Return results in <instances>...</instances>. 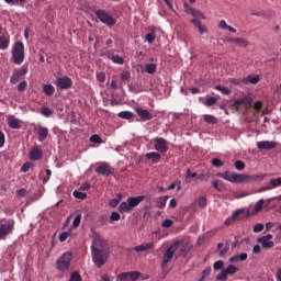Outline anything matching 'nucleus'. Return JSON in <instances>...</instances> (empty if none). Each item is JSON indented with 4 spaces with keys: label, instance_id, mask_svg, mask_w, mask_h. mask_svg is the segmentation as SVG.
<instances>
[{
    "label": "nucleus",
    "instance_id": "9d476101",
    "mask_svg": "<svg viewBox=\"0 0 281 281\" xmlns=\"http://www.w3.org/2000/svg\"><path fill=\"white\" fill-rule=\"evenodd\" d=\"M95 16L101 21V23H104V25H108L109 27H112V25H115V19H113L106 11L104 10H97Z\"/></svg>",
    "mask_w": 281,
    "mask_h": 281
},
{
    "label": "nucleus",
    "instance_id": "b1692460",
    "mask_svg": "<svg viewBox=\"0 0 281 281\" xmlns=\"http://www.w3.org/2000/svg\"><path fill=\"white\" fill-rule=\"evenodd\" d=\"M35 131L38 135V142H45V139H47V135H49V128L38 125L35 127Z\"/></svg>",
    "mask_w": 281,
    "mask_h": 281
},
{
    "label": "nucleus",
    "instance_id": "603ef678",
    "mask_svg": "<svg viewBox=\"0 0 281 281\" xmlns=\"http://www.w3.org/2000/svg\"><path fill=\"white\" fill-rule=\"evenodd\" d=\"M223 267H225V262H223V260L215 261L214 265H213V269L215 271H218L220 269H223Z\"/></svg>",
    "mask_w": 281,
    "mask_h": 281
},
{
    "label": "nucleus",
    "instance_id": "f257e3e1",
    "mask_svg": "<svg viewBox=\"0 0 281 281\" xmlns=\"http://www.w3.org/2000/svg\"><path fill=\"white\" fill-rule=\"evenodd\" d=\"M104 247H106V241L100 234L92 232L91 256L92 262H94L98 269L104 267L106 260H109V252L104 250Z\"/></svg>",
    "mask_w": 281,
    "mask_h": 281
},
{
    "label": "nucleus",
    "instance_id": "2f4dec72",
    "mask_svg": "<svg viewBox=\"0 0 281 281\" xmlns=\"http://www.w3.org/2000/svg\"><path fill=\"white\" fill-rule=\"evenodd\" d=\"M10 47V36L0 35V49H8Z\"/></svg>",
    "mask_w": 281,
    "mask_h": 281
},
{
    "label": "nucleus",
    "instance_id": "37998d69",
    "mask_svg": "<svg viewBox=\"0 0 281 281\" xmlns=\"http://www.w3.org/2000/svg\"><path fill=\"white\" fill-rule=\"evenodd\" d=\"M265 207V200L260 199L255 204V212H262V209Z\"/></svg>",
    "mask_w": 281,
    "mask_h": 281
},
{
    "label": "nucleus",
    "instance_id": "9b49d317",
    "mask_svg": "<svg viewBox=\"0 0 281 281\" xmlns=\"http://www.w3.org/2000/svg\"><path fill=\"white\" fill-rule=\"evenodd\" d=\"M257 243L261 245L262 249H273V247H276V243H273V235L271 234L258 237Z\"/></svg>",
    "mask_w": 281,
    "mask_h": 281
},
{
    "label": "nucleus",
    "instance_id": "49530a36",
    "mask_svg": "<svg viewBox=\"0 0 281 281\" xmlns=\"http://www.w3.org/2000/svg\"><path fill=\"white\" fill-rule=\"evenodd\" d=\"M241 214H245V210H237L232 214V216L235 221H240L243 218Z\"/></svg>",
    "mask_w": 281,
    "mask_h": 281
},
{
    "label": "nucleus",
    "instance_id": "ea45409f",
    "mask_svg": "<svg viewBox=\"0 0 281 281\" xmlns=\"http://www.w3.org/2000/svg\"><path fill=\"white\" fill-rule=\"evenodd\" d=\"M41 113L44 117H52V115H54V110L48 106H43Z\"/></svg>",
    "mask_w": 281,
    "mask_h": 281
},
{
    "label": "nucleus",
    "instance_id": "0e129e2a",
    "mask_svg": "<svg viewBox=\"0 0 281 281\" xmlns=\"http://www.w3.org/2000/svg\"><path fill=\"white\" fill-rule=\"evenodd\" d=\"M227 272H226V270L224 269L223 271H222V273H220L216 278H217V280H222V281H225V280H227Z\"/></svg>",
    "mask_w": 281,
    "mask_h": 281
},
{
    "label": "nucleus",
    "instance_id": "680f3d73",
    "mask_svg": "<svg viewBox=\"0 0 281 281\" xmlns=\"http://www.w3.org/2000/svg\"><path fill=\"white\" fill-rule=\"evenodd\" d=\"M121 216L120 213L117 212H112L111 216H110V221L111 222H115V221H120Z\"/></svg>",
    "mask_w": 281,
    "mask_h": 281
},
{
    "label": "nucleus",
    "instance_id": "5fc2aeb1",
    "mask_svg": "<svg viewBox=\"0 0 281 281\" xmlns=\"http://www.w3.org/2000/svg\"><path fill=\"white\" fill-rule=\"evenodd\" d=\"M212 166H214L215 168H222V166H224V162L218 158H214L212 160Z\"/></svg>",
    "mask_w": 281,
    "mask_h": 281
},
{
    "label": "nucleus",
    "instance_id": "7ed1b4c3",
    "mask_svg": "<svg viewBox=\"0 0 281 281\" xmlns=\"http://www.w3.org/2000/svg\"><path fill=\"white\" fill-rule=\"evenodd\" d=\"M217 177L224 179L225 181H229L231 183H251L252 181H262L267 175H252L249 176L247 173H236L231 171L220 172Z\"/></svg>",
    "mask_w": 281,
    "mask_h": 281
},
{
    "label": "nucleus",
    "instance_id": "3c124183",
    "mask_svg": "<svg viewBox=\"0 0 281 281\" xmlns=\"http://www.w3.org/2000/svg\"><path fill=\"white\" fill-rule=\"evenodd\" d=\"M81 221H82V215H80V214L76 215V217L72 222V227H80Z\"/></svg>",
    "mask_w": 281,
    "mask_h": 281
},
{
    "label": "nucleus",
    "instance_id": "2eb2a0df",
    "mask_svg": "<svg viewBox=\"0 0 281 281\" xmlns=\"http://www.w3.org/2000/svg\"><path fill=\"white\" fill-rule=\"evenodd\" d=\"M27 74V66H22L19 69H15L11 76L10 82L11 85H16L22 76H25Z\"/></svg>",
    "mask_w": 281,
    "mask_h": 281
},
{
    "label": "nucleus",
    "instance_id": "bf43d9fd",
    "mask_svg": "<svg viewBox=\"0 0 281 281\" xmlns=\"http://www.w3.org/2000/svg\"><path fill=\"white\" fill-rule=\"evenodd\" d=\"M254 109H255L256 113H260V111H262V102L261 101L255 102Z\"/></svg>",
    "mask_w": 281,
    "mask_h": 281
},
{
    "label": "nucleus",
    "instance_id": "09e8293b",
    "mask_svg": "<svg viewBox=\"0 0 281 281\" xmlns=\"http://www.w3.org/2000/svg\"><path fill=\"white\" fill-rule=\"evenodd\" d=\"M25 89H27V81L23 80L18 85V91L20 93H23V91H25Z\"/></svg>",
    "mask_w": 281,
    "mask_h": 281
},
{
    "label": "nucleus",
    "instance_id": "e2e57ef3",
    "mask_svg": "<svg viewBox=\"0 0 281 281\" xmlns=\"http://www.w3.org/2000/svg\"><path fill=\"white\" fill-rule=\"evenodd\" d=\"M70 234L68 232H64L59 235V240L60 243H65V240H67V238H69Z\"/></svg>",
    "mask_w": 281,
    "mask_h": 281
},
{
    "label": "nucleus",
    "instance_id": "1a4fd4ad",
    "mask_svg": "<svg viewBox=\"0 0 281 281\" xmlns=\"http://www.w3.org/2000/svg\"><path fill=\"white\" fill-rule=\"evenodd\" d=\"M251 104H254V99L251 97H243L233 102L232 109L233 111H240V108L244 106L246 111H249V109H251Z\"/></svg>",
    "mask_w": 281,
    "mask_h": 281
},
{
    "label": "nucleus",
    "instance_id": "774afa93",
    "mask_svg": "<svg viewBox=\"0 0 281 281\" xmlns=\"http://www.w3.org/2000/svg\"><path fill=\"white\" fill-rule=\"evenodd\" d=\"M162 227H172V220H165L162 222Z\"/></svg>",
    "mask_w": 281,
    "mask_h": 281
},
{
    "label": "nucleus",
    "instance_id": "6e6d98bb",
    "mask_svg": "<svg viewBox=\"0 0 281 281\" xmlns=\"http://www.w3.org/2000/svg\"><path fill=\"white\" fill-rule=\"evenodd\" d=\"M97 80L99 82H104L106 80V74L103 71L97 72Z\"/></svg>",
    "mask_w": 281,
    "mask_h": 281
},
{
    "label": "nucleus",
    "instance_id": "cd10ccee",
    "mask_svg": "<svg viewBox=\"0 0 281 281\" xmlns=\"http://www.w3.org/2000/svg\"><path fill=\"white\" fill-rule=\"evenodd\" d=\"M155 249V243H147V244H142V245H138L136 247H134V251H150Z\"/></svg>",
    "mask_w": 281,
    "mask_h": 281
},
{
    "label": "nucleus",
    "instance_id": "864d4df0",
    "mask_svg": "<svg viewBox=\"0 0 281 281\" xmlns=\"http://www.w3.org/2000/svg\"><path fill=\"white\" fill-rule=\"evenodd\" d=\"M74 196H75V199L85 200V199H87V193L80 192V191H74Z\"/></svg>",
    "mask_w": 281,
    "mask_h": 281
},
{
    "label": "nucleus",
    "instance_id": "e433bc0d",
    "mask_svg": "<svg viewBox=\"0 0 281 281\" xmlns=\"http://www.w3.org/2000/svg\"><path fill=\"white\" fill-rule=\"evenodd\" d=\"M117 117L121 120H133V112L131 111H123L117 114Z\"/></svg>",
    "mask_w": 281,
    "mask_h": 281
},
{
    "label": "nucleus",
    "instance_id": "aec40b11",
    "mask_svg": "<svg viewBox=\"0 0 281 281\" xmlns=\"http://www.w3.org/2000/svg\"><path fill=\"white\" fill-rule=\"evenodd\" d=\"M95 172H98V175H102L103 177H109V175H113V171L111 170V165H109V162H102L95 168Z\"/></svg>",
    "mask_w": 281,
    "mask_h": 281
},
{
    "label": "nucleus",
    "instance_id": "69168bd1",
    "mask_svg": "<svg viewBox=\"0 0 281 281\" xmlns=\"http://www.w3.org/2000/svg\"><path fill=\"white\" fill-rule=\"evenodd\" d=\"M110 207H115L116 205H120V199H112L109 202Z\"/></svg>",
    "mask_w": 281,
    "mask_h": 281
},
{
    "label": "nucleus",
    "instance_id": "4c0bfd02",
    "mask_svg": "<svg viewBox=\"0 0 281 281\" xmlns=\"http://www.w3.org/2000/svg\"><path fill=\"white\" fill-rule=\"evenodd\" d=\"M199 207L203 209V207H207V196L205 195H200L198 198V201H196Z\"/></svg>",
    "mask_w": 281,
    "mask_h": 281
},
{
    "label": "nucleus",
    "instance_id": "79ce46f5",
    "mask_svg": "<svg viewBox=\"0 0 281 281\" xmlns=\"http://www.w3.org/2000/svg\"><path fill=\"white\" fill-rule=\"evenodd\" d=\"M216 102H218V99L216 97H209L206 98L205 101V106H214V104H216Z\"/></svg>",
    "mask_w": 281,
    "mask_h": 281
},
{
    "label": "nucleus",
    "instance_id": "dca6fc26",
    "mask_svg": "<svg viewBox=\"0 0 281 281\" xmlns=\"http://www.w3.org/2000/svg\"><path fill=\"white\" fill-rule=\"evenodd\" d=\"M155 142V150L158 153H168V140L161 137H156Z\"/></svg>",
    "mask_w": 281,
    "mask_h": 281
},
{
    "label": "nucleus",
    "instance_id": "f03ea898",
    "mask_svg": "<svg viewBox=\"0 0 281 281\" xmlns=\"http://www.w3.org/2000/svg\"><path fill=\"white\" fill-rule=\"evenodd\" d=\"M217 177L224 179L225 181H229L231 183H251L252 181H262L267 175H252L249 176L247 173H236L231 171L220 172Z\"/></svg>",
    "mask_w": 281,
    "mask_h": 281
},
{
    "label": "nucleus",
    "instance_id": "72a5a7b5",
    "mask_svg": "<svg viewBox=\"0 0 281 281\" xmlns=\"http://www.w3.org/2000/svg\"><path fill=\"white\" fill-rule=\"evenodd\" d=\"M203 120L206 124H218V119L211 114H204Z\"/></svg>",
    "mask_w": 281,
    "mask_h": 281
},
{
    "label": "nucleus",
    "instance_id": "052dcab7",
    "mask_svg": "<svg viewBox=\"0 0 281 281\" xmlns=\"http://www.w3.org/2000/svg\"><path fill=\"white\" fill-rule=\"evenodd\" d=\"M262 229H265V224H256L254 226L255 234H259V232H262Z\"/></svg>",
    "mask_w": 281,
    "mask_h": 281
},
{
    "label": "nucleus",
    "instance_id": "c756f323",
    "mask_svg": "<svg viewBox=\"0 0 281 281\" xmlns=\"http://www.w3.org/2000/svg\"><path fill=\"white\" fill-rule=\"evenodd\" d=\"M146 159H149L151 164H158L159 159H161V154L157 151L147 153L145 155Z\"/></svg>",
    "mask_w": 281,
    "mask_h": 281
},
{
    "label": "nucleus",
    "instance_id": "c03bdc74",
    "mask_svg": "<svg viewBox=\"0 0 281 281\" xmlns=\"http://www.w3.org/2000/svg\"><path fill=\"white\" fill-rule=\"evenodd\" d=\"M224 270H226V273L228 274V276H234V273H237L238 272V268H236V266H234V265H229L226 269H224Z\"/></svg>",
    "mask_w": 281,
    "mask_h": 281
},
{
    "label": "nucleus",
    "instance_id": "a211bd4d",
    "mask_svg": "<svg viewBox=\"0 0 281 281\" xmlns=\"http://www.w3.org/2000/svg\"><path fill=\"white\" fill-rule=\"evenodd\" d=\"M281 178L271 179L265 187L259 189V192H267L269 190H274V188H280Z\"/></svg>",
    "mask_w": 281,
    "mask_h": 281
},
{
    "label": "nucleus",
    "instance_id": "39448f33",
    "mask_svg": "<svg viewBox=\"0 0 281 281\" xmlns=\"http://www.w3.org/2000/svg\"><path fill=\"white\" fill-rule=\"evenodd\" d=\"M142 201H144V195L128 198L126 202H121L119 205V212H131V210H135V207L142 203Z\"/></svg>",
    "mask_w": 281,
    "mask_h": 281
},
{
    "label": "nucleus",
    "instance_id": "473e14b6",
    "mask_svg": "<svg viewBox=\"0 0 281 281\" xmlns=\"http://www.w3.org/2000/svg\"><path fill=\"white\" fill-rule=\"evenodd\" d=\"M43 93L44 95L52 97L54 93H56V88H54L50 83L44 85Z\"/></svg>",
    "mask_w": 281,
    "mask_h": 281
},
{
    "label": "nucleus",
    "instance_id": "c9c22d12",
    "mask_svg": "<svg viewBox=\"0 0 281 281\" xmlns=\"http://www.w3.org/2000/svg\"><path fill=\"white\" fill-rule=\"evenodd\" d=\"M212 186L217 192H223L225 190V184L218 180H213Z\"/></svg>",
    "mask_w": 281,
    "mask_h": 281
},
{
    "label": "nucleus",
    "instance_id": "a18cd8bd",
    "mask_svg": "<svg viewBox=\"0 0 281 281\" xmlns=\"http://www.w3.org/2000/svg\"><path fill=\"white\" fill-rule=\"evenodd\" d=\"M69 281H82V277L80 276V272L74 271V272L70 274Z\"/></svg>",
    "mask_w": 281,
    "mask_h": 281
},
{
    "label": "nucleus",
    "instance_id": "f3484780",
    "mask_svg": "<svg viewBox=\"0 0 281 281\" xmlns=\"http://www.w3.org/2000/svg\"><path fill=\"white\" fill-rule=\"evenodd\" d=\"M30 159L31 161H41L43 159V149H41V146L35 145L30 150Z\"/></svg>",
    "mask_w": 281,
    "mask_h": 281
},
{
    "label": "nucleus",
    "instance_id": "a878e982",
    "mask_svg": "<svg viewBox=\"0 0 281 281\" xmlns=\"http://www.w3.org/2000/svg\"><path fill=\"white\" fill-rule=\"evenodd\" d=\"M7 124L9 128H13V130L21 128V121L12 115L8 116Z\"/></svg>",
    "mask_w": 281,
    "mask_h": 281
},
{
    "label": "nucleus",
    "instance_id": "423d86ee",
    "mask_svg": "<svg viewBox=\"0 0 281 281\" xmlns=\"http://www.w3.org/2000/svg\"><path fill=\"white\" fill-rule=\"evenodd\" d=\"M179 251V243H173L165 250L162 254V260L160 263L161 269H166L168 263L171 262L172 258H175V254Z\"/></svg>",
    "mask_w": 281,
    "mask_h": 281
},
{
    "label": "nucleus",
    "instance_id": "7c9ffc66",
    "mask_svg": "<svg viewBox=\"0 0 281 281\" xmlns=\"http://www.w3.org/2000/svg\"><path fill=\"white\" fill-rule=\"evenodd\" d=\"M168 199H169L168 195L157 198V200H156L157 209L164 210V207H166V203H168Z\"/></svg>",
    "mask_w": 281,
    "mask_h": 281
},
{
    "label": "nucleus",
    "instance_id": "338daca9",
    "mask_svg": "<svg viewBox=\"0 0 281 281\" xmlns=\"http://www.w3.org/2000/svg\"><path fill=\"white\" fill-rule=\"evenodd\" d=\"M237 258H238V260H240V262H245V260H247V258H248V255H247V252H243L240 255H237Z\"/></svg>",
    "mask_w": 281,
    "mask_h": 281
},
{
    "label": "nucleus",
    "instance_id": "5701e85b",
    "mask_svg": "<svg viewBox=\"0 0 281 281\" xmlns=\"http://www.w3.org/2000/svg\"><path fill=\"white\" fill-rule=\"evenodd\" d=\"M106 58L109 60H112L114 65H123L124 64V57H121L120 55H115L113 50H108L106 52Z\"/></svg>",
    "mask_w": 281,
    "mask_h": 281
},
{
    "label": "nucleus",
    "instance_id": "393cba45",
    "mask_svg": "<svg viewBox=\"0 0 281 281\" xmlns=\"http://www.w3.org/2000/svg\"><path fill=\"white\" fill-rule=\"evenodd\" d=\"M243 85H258L260 82L259 75H248L241 80Z\"/></svg>",
    "mask_w": 281,
    "mask_h": 281
},
{
    "label": "nucleus",
    "instance_id": "20e7f679",
    "mask_svg": "<svg viewBox=\"0 0 281 281\" xmlns=\"http://www.w3.org/2000/svg\"><path fill=\"white\" fill-rule=\"evenodd\" d=\"M11 56L14 65H23V60H25V45L23 42H15L13 44Z\"/></svg>",
    "mask_w": 281,
    "mask_h": 281
},
{
    "label": "nucleus",
    "instance_id": "f704fd0d",
    "mask_svg": "<svg viewBox=\"0 0 281 281\" xmlns=\"http://www.w3.org/2000/svg\"><path fill=\"white\" fill-rule=\"evenodd\" d=\"M218 27H220L221 30H228V32H232L233 34H236V29H234L233 26L228 25L225 20H222V21L220 22Z\"/></svg>",
    "mask_w": 281,
    "mask_h": 281
},
{
    "label": "nucleus",
    "instance_id": "58836bf2",
    "mask_svg": "<svg viewBox=\"0 0 281 281\" xmlns=\"http://www.w3.org/2000/svg\"><path fill=\"white\" fill-rule=\"evenodd\" d=\"M144 71H146V74H155L157 71V65L156 64H147L144 68Z\"/></svg>",
    "mask_w": 281,
    "mask_h": 281
},
{
    "label": "nucleus",
    "instance_id": "6e6552de",
    "mask_svg": "<svg viewBox=\"0 0 281 281\" xmlns=\"http://www.w3.org/2000/svg\"><path fill=\"white\" fill-rule=\"evenodd\" d=\"M74 258V254L67 251L61 257H59L56 261V268L59 271H69V267L71 266V259Z\"/></svg>",
    "mask_w": 281,
    "mask_h": 281
},
{
    "label": "nucleus",
    "instance_id": "de8ad7c7",
    "mask_svg": "<svg viewBox=\"0 0 281 281\" xmlns=\"http://www.w3.org/2000/svg\"><path fill=\"white\" fill-rule=\"evenodd\" d=\"M146 41L147 43H155V38H157V35L155 34V32H150L146 34Z\"/></svg>",
    "mask_w": 281,
    "mask_h": 281
},
{
    "label": "nucleus",
    "instance_id": "412c9836",
    "mask_svg": "<svg viewBox=\"0 0 281 281\" xmlns=\"http://www.w3.org/2000/svg\"><path fill=\"white\" fill-rule=\"evenodd\" d=\"M136 114L140 117L142 122H150L153 120V114L148 110H144L143 108L135 109Z\"/></svg>",
    "mask_w": 281,
    "mask_h": 281
},
{
    "label": "nucleus",
    "instance_id": "a19ab883",
    "mask_svg": "<svg viewBox=\"0 0 281 281\" xmlns=\"http://www.w3.org/2000/svg\"><path fill=\"white\" fill-rule=\"evenodd\" d=\"M216 91H221V93H223L224 95H229L232 93V90H229V88L227 87H223V86H215Z\"/></svg>",
    "mask_w": 281,
    "mask_h": 281
},
{
    "label": "nucleus",
    "instance_id": "c85d7f7f",
    "mask_svg": "<svg viewBox=\"0 0 281 281\" xmlns=\"http://www.w3.org/2000/svg\"><path fill=\"white\" fill-rule=\"evenodd\" d=\"M192 25L199 30L201 34H207V26L201 24V21L199 19H192L191 20Z\"/></svg>",
    "mask_w": 281,
    "mask_h": 281
},
{
    "label": "nucleus",
    "instance_id": "8fccbe9b",
    "mask_svg": "<svg viewBox=\"0 0 281 281\" xmlns=\"http://www.w3.org/2000/svg\"><path fill=\"white\" fill-rule=\"evenodd\" d=\"M90 142H92V144H102V137H100V136L97 135V134H93V135L90 137Z\"/></svg>",
    "mask_w": 281,
    "mask_h": 281
},
{
    "label": "nucleus",
    "instance_id": "4468645a",
    "mask_svg": "<svg viewBox=\"0 0 281 281\" xmlns=\"http://www.w3.org/2000/svg\"><path fill=\"white\" fill-rule=\"evenodd\" d=\"M56 87L63 90L71 89L74 81L69 77H59L55 82Z\"/></svg>",
    "mask_w": 281,
    "mask_h": 281
},
{
    "label": "nucleus",
    "instance_id": "4be33fe9",
    "mask_svg": "<svg viewBox=\"0 0 281 281\" xmlns=\"http://www.w3.org/2000/svg\"><path fill=\"white\" fill-rule=\"evenodd\" d=\"M175 243H179L178 244V254L176 256V258L182 257L186 258V256H188L190 254V246L183 244L181 240H177Z\"/></svg>",
    "mask_w": 281,
    "mask_h": 281
},
{
    "label": "nucleus",
    "instance_id": "6ab92c4d",
    "mask_svg": "<svg viewBox=\"0 0 281 281\" xmlns=\"http://www.w3.org/2000/svg\"><path fill=\"white\" fill-rule=\"evenodd\" d=\"M278 146L276 140H261L257 143L259 150H273Z\"/></svg>",
    "mask_w": 281,
    "mask_h": 281
},
{
    "label": "nucleus",
    "instance_id": "ddd939ff",
    "mask_svg": "<svg viewBox=\"0 0 281 281\" xmlns=\"http://www.w3.org/2000/svg\"><path fill=\"white\" fill-rule=\"evenodd\" d=\"M183 5H184V12L187 14H191L193 19H203L204 21L205 19H207L205 14H203V12L192 8L188 2H184Z\"/></svg>",
    "mask_w": 281,
    "mask_h": 281
},
{
    "label": "nucleus",
    "instance_id": "0eeeda50",
    "mask_svg": "<svg viewBox=\"0 0 281 281\" xmlns=\"http://www.w3.org/2000/svg\"><path fill=\"white\" fill-rule=\"evenodd\" d=\"M14 229V220H1L0 221V240H5Z\"/></svg>",
    "mask_w": 281,
    "mask_h": 281
},
{
    "label": "nucleus",
    "instance_id": "13d9d810",
    "mask_svg": "<svg viewBox=\"0 0 281 281\" xmlns=\"http://www.w3.org/2000/svg\"><path fill=\"white\" fill-rule=\"evenodd\" d=\"M122 80H131V72L128 70H124L121 72Z\"/></svg>",
    "mask_w": 281,
    "mask_h": 281
},
{
    "label": "nucleus",
    "instance_id": "f8f14e48",
    "mask_svg": "<svg viewBox=\"0 0 281 281\" xmlns=\"http://www.w3.org/2000/svg\"><path fill=\"white\" fill-rule=\"evenodd\" d=\"M139 276H142L139 271L122 272L117 274L116 281H137Z\"/></svg>",
    "mask_w": 281,
    "mask_h": 281
},
{
    "label": "nucleus",
    "instance_id": "4d7b16f0",
    "mask_svg": "<svg viewBox=\"0 0 281 281\" xmlns=\"http://www.w3.org/2000/svg\"><path fill=\"white\" fill-rule=\"evenodd\" d=\"M235 168L236 170H245V162L243 160L235 161Z\"/></svg>",
    "mask_w": 281,
    "mask_h": 281
},
{
    "label": "nucleus",
    "instance_id": "bb28decb",
    "mask_svg": "<svg viewBox=\"0 0 281 281\" xmlns=\"http://www.w3.org/2000/svg\"><path fill=\"white\" fill-rule=\"evenodd\" d=\"M228 43H235L238 47H247L249 46V42L243 37H231L227 40Z\"/></svg>",
    "mask_w": 281,
    "mask_h": 281
}]
</instances>
